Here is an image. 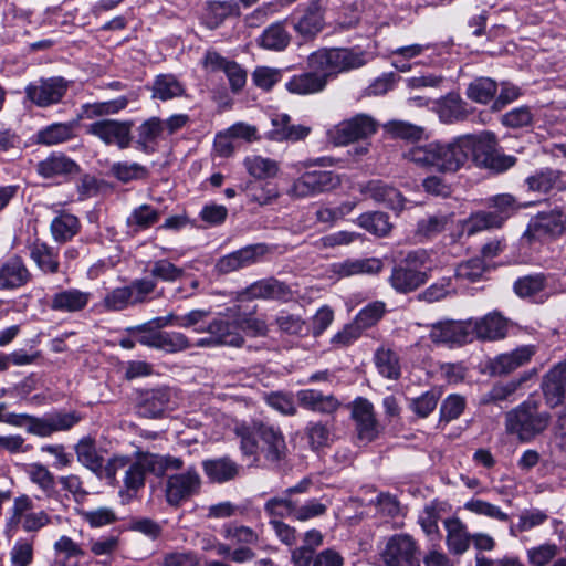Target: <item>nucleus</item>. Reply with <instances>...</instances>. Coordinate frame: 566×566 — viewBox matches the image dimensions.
I'll use <instances>...</instances> for the list:
<instances>
[{
  "instance_id": "nucleus-17",
  "label": "nucleus",
  "mask_w": 566,
  "mask_h": 566,
  "mask_svg": "<svg viewBox=\"0 0 566 566\" xmlns=\"http://www.w3.org/2000/svg\"><path fill=\"white\" fill-rule=\"evenodd\" d=\"M429 337L433 343L447 345H463L471 343V319L453 321L446 319L432 324Z\"/></svg>"
},
{
  "instance_id": "nucleus-59",
  "label": "nucleus",
  "mask_w": 566,
  "mask_h": 566,
  "mask_svg": "<svg viewBox=\"0 0 566 566\" xmlns=\"http://www.w3.org/2000/svg\"><path fill=\"white\" fill-rule=\"evenodd\" d=\"M449 221L450 217L443 213L428 216L418 221L417 233L426 238H431L442 232Z\"/></svg>"
},
{
  "instance_id": "nucleus-25",
  "label": "nucleus",
  "mask_w": 566,
  "mask_h": 566,
  "mask_svg": "<svg viewBox=\"0 0 566 566\" xmlns=\"http://www.w3.org/2000/svg\"><path fill=\"white\" fill-rule=\"evenodd\" d=\"M203 65L211 71H223L233 92L241 91L245 85V71L238 63L226 60L217 52L208 51L205 56Z\"/></svg>"
},
{
  "instance_id": "nucleus-55",
  "label": "nucleus",
  "mask_w": 566,
  "mask_h": 566,
  "mask_svg": "<svg viewBox=\"0 0 566 566\" xmlns=\"http://www.w3.org/2000/svg\"><path fill=\"white\" fill-rule=\"evenodd\" d=\"M27 474L48 496L55 492V478L45 465L31 463L27 468Z\"/></svg>"
},
{
  "instance_id": "nucleus-26",
  "label": "nucleus",
  "mask_w": 566,
  "mask_h": 566,
  "mask_svg": "<svg viewBox=\"0 0 566 566\" xmlns=\"http://www.w3.org/2000/svg\"><path fill=\"white\" fill-rule=\"evenodd\" d=\"M32 280V273L20 256L7 260L0 266V290H17Z\"/></svg>"
},
{
  "instance_id": "nucleus-5",
  "label": "nucleus",
  "mask_w": 566,
  "mask_h": 566,
  "mask_svg": "<svg viewBox=\"0 0 566 566\" xmlns=\"http://www.w3.org/2000/svg\"><path fill=\"white\" fill-rule=\"evenodd\" d=\"M549 420V413L541 412L536 401L527 400L506 412L505 428L521 441H530L546 430Z\"/></svg>"
},
{
  "instance_id": "nucleus-16",
  "label": "nucleus",
  "mask_w": 566,
  "mask_h": 566,
  "mask_svg": "<svg viewBox=\"0 0 566 566\" xmlns=\"http://www.w3.org/2000/svg\"><path fill=\"white\" fill-rule=\"evenodd\" d=\"M67 91L63 77L40 78L25 87L27 97L39 107L57 104Z\"/></svg>"
},
{
  "instance_id": "nucleus-3",
  "label": "nucleus",
  "mask_w": 566,
  "mask_h": 566,
  "mask_svg": "<svg viewBox=\"0 0 566 566\" xmlns=\"http://www.w3.org/2000/svg\"><path fill=\"white\" fill-rule=\"evenodd\" d=\"M240 449L245 457L256 460L259 451L271 463H279L286 455V443L282 432L264 423L240 426L235 430Z\"/></svg>"
},
{
  "instance_id": "nucleus-56",
  "label": "nucleus",
  "mask_w": 566,
  "mask_h": 566,
  "mask_svg": "<svg viewBox=\"0 0 566 566\" xmlns=\"http://www.w3.org/2000/svg\"><path fill=\"white\" fill-rule=\"evenodd\" d=\"M126 332L140 345L158 348L161 331L157 329L151 321L126 328Z\"/></svg>"
},
{
  "instance_id": "nucleus-34",
  "label": "nucleus",
  "mask_w": 566,
  "mask_h": 566,
  "mask_svg": "<svg viewBox=\"0 0 566 566\" xmlns=\"http://www.w3.org/2000/svg\"><path fill=\"white\" fill-rule=\"evenodd\" d=\"M38 172L44 178L74 175L80 171L78 165L64 154H52L38 164Z\"/></svg>"
},
{
  "instance_id": "nucleus-63",
  "label": "nucleus",
  "mask_w": 566,
  "mask_h": 566,
  "mask_svg": "<svg viewBox=\"0 0 566 566\" xmlns=\"http://www.w3.org/2000/svg\"><path fill=\"white\" fill-rule=\"evenodd\" d=\"M559 553L558 546L553 543H545L527 549V560L533 566H546Z\"/></svg>"
},
{
  "instance_id": "nucleus-54",
  "label": "nucleus",
  "mask_w": 566,
  "mask_h": 566,
  "mask_svg": "<svg viewBox=\"0 0 566 566\" xmlns=\"http://www.w3.org/2000/svg\"><path fill=\"white\" fill-rule=\"evenodd\" d=\"M376 367L382 376L389 379H398L400 376V365L398 356L390 349L380 348L375 355Z\"/></svg>"
},
{
  "instance_id": "nucleus-35",
  "label": "nucleus",
  "mask_w": 566,
  "mask_h": 566,
  "mask_svg": "<svg viewBox=\"0 0 566 566\" xmlns=\"http://www.w3.org/2000/svg\"><path fill=\"white\" fill-rule=\"evenodd\" d=\"M296 397L303 408L321 413H333L340 406L337 398L333 395H323L313 389L300 390Z\"/></svg>"
},
{
  "instance_id": "nucleus-57",
  "label": "nucleus",
  "mask_w": 566,
  "mask_h": 566,
  "mask_svg": "<svg viewBox=\"0 0 566 566\" xmlns=\"http://www.w3.org/2000/svg\"><path fill=\"white\" fill-rule=\"evenodd\" d=\"M526 378H522L518 381H509L506 384H496L494 385L486 394L481 397V403H500L502 401H510L511 398L516 392L520 385Z\"/></svg>"
},
{
  "instance_id": "nucleus-53",
  "label": "nucleus",
  "mask_w": 566,
  "mask_h": 566,
  "mask_svg": "<svg viewBox=\"0 0 566 566\" xmlns=\"http://www.w3.org/2000/svg\"><path fill=\"white\" fill-rule=\"evenodd\" d=\"M295 505L296 502L287 495L273 496L265 502L264 512L270 516V521H282L287 516L295 517Z\"/></svg>"
},
{
  "instance_id": "nucleus-52",
  "label": "nucleus",
  "mask_w": 566,
  "mask_h": 566,
  "mask_svg": "<svg viewBox=\"0 0 566 566\" xmlns=\"http://www.w3.org/2000/svg\"><path fill=\"white\" fill-rule=\"evenodd\" d=\"M195 346V343L181 332L161 331L158 348L167 354H176L188 350Z\"/></svg>"
},
{
  "instance_id": "nucleus-4",
  "label": "nucleus",
  "mask_w": 566,
  "mask_h": 566,
  "mask_svg": "<svg viewBox=\"0 0 566 566\" xmlns=\"http://www.w3.org/2000/svg\"><path fill=\"white\" fill-rule=\"evenodd\" d=\"M182 467L184 461L180 458L138 450L135 453V461L129 459V464L125 470L123 479L125 491L130 496L135 495L145 486L147 472L161 476L168 470H180Z\"/></svg>"
},
{
  "instance_id": "nucleus-39",
  "label": "nucleus",
  "mask_w": 566,
  "mask_h": 566,
  "mask_svg": "<svg viewBox=\"0 0 566 566\" xmlns=\"http://www.w3.org/2000/svg\"><path fill=\"white\" fill-rule=\"evenodd\" d=\"M77 461L97 475L103 472V455L91 437L82 438L74 447Z\"/></svg>"
},
{
  "instance_id": "nucleus-7",
  "label": "nucleus",
  "mask_w": 566,
  "mask_h": 566,
  "mask_svg": "<svg viewBox=\"0 0 566 566\" xmlns=\"http://www.w3.org/2000/svg\"><path fill=\"white\" fill-rule=\"evenodd\" d=\"M202 479L195 465L181 472L167 476L165 481V497L170 506L178 507L184 502L198 495L201 491Z\"/></svg>"
},
{
  "instance_id": "nucleus-31",
  "label": "nucleus",
  "mask_w": 566,
  "mask_h": 566,
  "mask_svg": "<svg viewBox=\"0 0 566 566\" xmlns=\"http://www.w3.org/2000/svg\"><path fill=\"white\" fill-rule=\"evenodd\" d=\"M286 21H276L266 27L259 36L258 44L264 50L284 51L292 40V35L286 29Z\"/></svg>"
},
{
  "instance_id": "nucleus-33",
  "label": "nucleus",
  "mask_w": 566,
  "mask_h": 566,
  "mask_svg": "<svg viewBox=\"0 0 566 566\" xmlns=\"http://www.w3.org/2000/svg\"><path fill=\"white\" fill-rule=\"evenodd\" d=\"M447 530L446 543L449 551L455 555H462L468 551L471 543V536L465 524L458 517L444 520Z\"/></svg>"
},
{
  "instance_id": "nucleus-10",
  "label": "nucleus",
  "mask_w": 566,
  "mask_h": 566,
  "mask_svg": "<svg viewBox=\"0 0 566 566\" xmlns=\"http://www.w3.org/2000/svg\"><path fill=\"white\" fill-rule=\"evenodd\" d=\"M340 185V178L331 170H308L294 180L289 193L297 198L313 197L332 191Z\"/></svg>"
},
{
  "instance_id": "nucleus-21",
  "label": "nucleus",
  "mask_w": 566,
  "mask_h": 566,
  "mask_svg": "<svg viewBox=\"0 0 566 566\" xmlns=\"http://www.w3.org/2000/svg\"><path fill=\"white\" fill-rule=\"evenodd\" d=\"M172 391L167 387L154 388L142 394L138 413L145 418H159L174 408Z\"/></svg>"
},
{
  "instance_id": "nucleus-20",
  "label": "nucleus",
  "mask_w": 566,
  "mask_h": 566,
  "mask_svg": "<svg viewBox=\"0 0 566 566\" xmlns=\"http://www.w3.org/2000/svg\"><path fill=\"white\" fill-rule=\"evenodd\" d=\"M81 417L76 412L53 413L43 418L29 417L27 431L40 437H49L56 431L70 430Z\"/></svg>"
},
{
  "instance_id": "nucleus-23",
  "label": "nucleus",
  "mask_w": 566,
  "mask_h": 566,
  "mask_svg": "<svg viewBox=\"0 0 566 566\" xmlns=\"http://www.w3.org/2000/svg\"><path fill=\"white\" fill-rule=\"evenodd\" d=\"M471 319L472 339L499 340L507 334V321L497 312L489 313L482 318Z\"/></svg>"
},
{
  "instance_id": "nucleus-62",
  "label": "nucleus",
  "mask_w": 566,
  "mask_h": 566,
  "mask_svg": "<svg viewBox=\"0 0 566 566\" xmlns=\"http://www.w3.org/2000/svg\"><path fill=\"white\" fill-rule=\"evenodd\" d=\"M545 281L543 274L526 275L514 283V291L521 297H531L543 291Z\"/></svg>"
},
{
  "instance_id": "nucleus-48",
  "label": "nucleus",
  "mask_w": 566,
  "mask_h": 566,
  "mask_svg": "<svg viewBox=\"0 0 566 566\" xmlns=\"http://www.w3.org/2000/svg\"><path fill=\"white\" fill-rule=\"evenodd\" d=\"M230 311L237 316L235 324L238 331L243 329L253 336H265L268 333V325L263 318L255 317L253 314L256 312V305L248 313H241L240 306L235 305Z\"/></svg>"
},
{
  "instance_id": "nucleus-2",
  "label": "nucleus",
  "mask_w": 566,
  "mask_h": 566,
  "mask_svg": "<svg viewBox=\"0 0 566 566\" xmlns=\"http://www.w3.org/2000/svg\"><path fill=\"white\" fill-rule=\"evenodd\" d=\"M463 145L460 136L451 142H431L410 148L405 158L420 168L441 174H454L464 166Z\"/></svg>"
},
{
  "instance_id": "nucleus-40",
  "label": "nucleus",
  "mask_w": 566,
  "mask_h": 566,
  "mask_svg": "<svg viewBox=\"0 0 566 566\" xmlns=\"http://www.w3.org/2000/svg\"><path fill=\"white\" fill-rule=\"evenodd\" d=\"M76 127V122L51 124L38 132L36 142L46 146L69 142L75 137Z\"/></svg>"
},
{
  "instance_id": "nucleus-47",
  "label": "nucleus",
  "mask_w": 566,
  "mask_h": 566,
  "mask_svg": "<svg viewBox=\"0 0 566 566\" xmlns=\"http://www.w3.org/2000/svg\"><path fill=\"white\" fill-rule=\"evenodd\" d=\"M127 105L128 99L125 96L107 102L87 103L82 106L81 116L86 119H93L96 117L115 115L122 109H125Z\"/></svg>"
},
{
  "instance_id": "nucleus-42",
  "label": "nucleus",
  "mask_w": 566,
  "mask_h": 566,
  "mask_svg": "<svg viewBox=\"0 0 566 566\" xmlns=\"http://www.w3.org/2000/svg\"><path fill=\"white\" fill-rule=\"evenodd\" d=\"M163 133L164 120L156 116L146 119L137 128V148L146 154L154 151L151 144H154Z\"/></svg>"
},
{
  "instance_id": "nucleus-11",
  "label": "nucleus",
  "mask_w": 566,
  "mask_h": 566,
  "mask_svg": "<svg viewBox=\"0 0 566 566\" xmlns=\"http://www.w3.org/2000/svg\"><path fill=\"white\" fill-rule=\"evenodd\" d=\"M132 120L98 119L86 127V133L98 138L105 145H116L119 149H126L130 146L133 136Z\"/></svg>"
},
{
  "instance_id": "nucleus-46",
  "label": "nucleus",
  "mask_w": 566,
  "mask_h": 566,
  "mask_svg": "<svg viewBox=\"0 0 566 566\" xmlns=\"http://www.w3.org/2000/svg\"><path fill=\"white\" fill-rule=\"evenodd\" d=\"M305 437L313 451L326 448L334 438L332 424L322 421H310L305 427Z\"/></svg>"
},
{
  "instance_id": "nucleus-8",
  "label": "nucleus",
  "mask_w": 566,
  "mask_h": 566,
  "mask_svg": "<svg viewBox=\"0 0 566 566\" xmlns=\"http://www.w3.org/2000/svg\"><path fill=\"white\" fill-rule=\"evenodd\" d=\"M380 558L385 566H421L419 545L411 535L405 533L387 539Z\"/></svg>"
},
{
  "instance_id": "nucleus-14",
  "label": "nucleus",
  "mask_w": 566,
  "mask_h": 566,
  "mask_svg": "<svg viewBox=\"0 0 566 566\" xmlns=\"http://www.w3.org/2000/svg\"><path fill=\"white\" fill-rule=\"evenodd\" d=\"M292 296L293 292L286 283L281 282L275 277H266L253 282L243 291H241L237 296V301L244 302L250 300H272L279 302H289Z\"/></svg>"
},
{
  "instance_id": "nucleus-61",
  "label": "nucleus",
  "mask_w": 566,
  "mask_h": 566,
  "mask_svg": "<svg viewBox=\"0 0 566 566\" xmlns=\"http://www.w3.org/2000/svg\"><path fill=\"white\" fill-rule=\"evenodd\" d=\"M548 516L545 512L533 509L526 510L521 513L518 523L510 527L512 535L516 536V532L522 533L532 530L533 527L539 526L547 521Z\"/></svg>"
},
{
  "instance_id": "nucleus-15",
  "label": "nucleus",
  "mask_w": 566,
  "mask_h": 566,
  "mask_svg": "<svg viewBox=\"0 0 566 566\" xmlns=\"http://www.w3.org/2000/svg\"><path fill=\"white\" fill-rule=\"evenodd\" d=\"M270 252L265 243L250 244L220 258L216 269L221 274L231 273L258 263Z\"/></svg>"
},
{
  "instance_id": "nucleus-19",
  "label": "nucleus",
  "mask_w": 566,
  "mask_h": 566,
  "mask_svg": "<svg viewBox=\"0 0 566 566\" xmlns=\"http://www.w3.org/2000/svg\"><path fill=\"white\" fill-rule=\"evenodd\" d=\"M460 142L464 151V165L470 158L479 167L488 165L489 158L496 150L495 135L490 132H483L479 135H463L460 136Z\"/></svg>"
},
{
  "instance_id": "nucleus-13",
  "label": "nucleus",
  "mask_w": 566,
  "mask_h": 566,
  "mask_svg": "<svg viewBox=\"0 0 566 566\" xmlns=\"http://www.w3.org/2000/svg\"><path fill=\"white\" fill-rule=\"evenodd\" d=\"M566 230V214L554 209L542 211L534 216L527 226L523 237L528 241L556 238Z\"/></svg>"
},
{
  "instance_id": "nucleus-64",
  "label": "nucleus",
  "mask_w": 566,
  "mask_h": 566,
  "mask_svg": "<svg viewBox=\"0 0 566 566\" xmlns=\"http://www.w3.org/2000/svg\"><path fill=\"white\" fill-rule=\"evenodd\" d=\"M160 217V212L154 209L149 205H142L134 209L132 214L128 217V224L136 226L140 229H147L153 224L157 223Z\"/></svg>"
},
{
  "instance_id": "nucleus-36",
  "label": "nucleus",
  "mask_w": 566,
  "mask_h": 566,
  "mask_svg": "<svg viewBox=\"0 0 566 566\" xmlns=\"http://www.w3.org/2000/svg\"><path fill=\"white\" fill-rule=\"evenodd\" d=\"M353 417L357 422L360 439L371 441L377 436V423L373 412V405L366 399L355 401Z\"/></svg>"
},
{
  "instance_id": "nucleus-32",
  "label": "nucleus",
  "mask_w": 566,
  "mask_h": 566,
  "mask_svg": "<svg viewBox=\"0 0 566 566\" xmlns=\"http://www.w3.org/2000/svg\"><path fill=\"white\" fill-rule=\"evenodd\" d=\"M30 258L44 274H56L60 271L59 251L48 243L35 240L29 245Z\"/></svg>"
},
{
  "instance_id": "nucleus-29",
  "label": "nucleus",
  "mask_w": 566,
  "mask_h": 566,
  "mask_svg": "<svg viewBox=\"0 0 566 566\" xmlns=\"http://www.w3.org/2000/svg\"><path fill=\"white\" fill-rule=\"evenodd\" d=\"M535 354L532 345L521 346L511 353L496 356L491 361V370L495 375H507L531 360Z\"/></svg>"
},
{
  "instance_id": "nucleus-44",
  "label": "nucleus",
  "mask_w": 566,
  "mask_h": 566,
  "mask_svg": "<svg viewBox=\"0 0 566 566\" xmlns=\"http://www.w3.org/2000/svg\"><path fill=\"white\" fill-rule=\"evenodd\" d=\"M80 227L77 217L63 212L52 220L50 229L56 242L65 243L77 234Z\"/></svg>"
},
{
  "instance_id": "nucleus-9",
  "label": "nucleus",
  "mask_w": 566,
  "mask_h": 566,
  "mask_svg": "<svg viewBox=\"0 0 566 566\" xmlns=\"http://www.w3.org/2000/svg\"><path fill=\"white\" fill-rule=\"evenodd\" d=\"M196 333H206L207 336L195 342L199 348H213L220 346L242 347L244 337L238 331V325L223 318H214L206 327H196Z\"/></svg>"
},
{
  "instance_id": "nucleus-60",
  "label": "nucleus",
  "mask_w": 566,
  "mask_h": 566,
  "mask_svg": "<svg viewBox=\"0 0 566 566\" xmlns=\"http://www.w3.org/2000/svg\"><path fill=\"white\" fill-rule=\"evenodd\" d=\"M386 305L384 302L375 301L361 308L355 317V323L366 329L374 326L385 314Z\"/></svg>"
},
{
  "instance_id": "nucleus-27",
  "label": "nucleus",
  "mask_w": 566,
  "mask_h": 566,
  "mask_svg": "<svg viewBox=\"0 0 566 566\" xmlns=\"http://www.w3.org/2000/svg\"><path fill=\"white\" fill-rule=\"evenodd\" d=\"M272 128L268 132V138L274 142H298L311 133V127L294 125L287 114H276L271 119Z\"/></svg>"
},
{
  "instance_id": "nucleus-24",
  "label": "nucleus",
  "mask_w": 566,
  "mask_h": 566,
  "mask_svg": "<svg viewBox=\"0 0 566 566\" xmlns=\"http://www.w3.org/2000/svg\"><path fill=\"white\" fill-rule=\"evenodd\" d=\"M359 191L392 210L401 211L405 208L406 199L402 193L382 180L363 184L359 186Z\"/></svg>"
},
{
  "instance_id": "nucleus-6",
  "label": "nucleus",
  "mask_w": 566,
  "mask_h": 566,
  "mask_svg": "<svg viewBox=\"0 0 566 566\" xmlns=\"http://www.w3.org/2000/svg\"><path fill=\"white\" fill-rule=\"evenodd\" d=\"M157 283L148 277L136 279L130 284L108 291L101 302L106 312H120L150 301L149 295L156 290Z\"/></svg>"
},
{
  "instance_id": "nucleus-30",
  "label": "nucleus",
  "mask_w": 566,
  "mask_h": 566,
  "mask_svg": "<svg viewBox=\"0 0 566 566\" xmlns=\"http://www.w3.org/2000/svg\"><path fill=\"white\" fill-rule=\"evenodd\" d=\"M391 286L400 293H409L428 281L426 271L410 269L403 264L396 265L390 275Z\"/></svg>"
},
{
  "instance_id": "nucleus-51",
  "label": "nucleus",
  "mask_w": 566,
  "mask_h": 566,
  "mask_svg": "<svg viewBox=\"0 0 566 566\" xmlns=\"http://www.w3.org/2000/svg\"><path fill=\"white\" fill-rule=\"evenodd\" d=\"M244 166L248 172L256 179L273 178L279 171V164L275 160L256 155L247 157Z\"/></svg>"
},
{
  "instance_id": "nucleus-58",
  "label": "nucleus",
  "mask_w": 566,
  "mask_h": 566,
  "mask_svg": "<svg viewBox=\"0 0 566 566\" xmlns=\"http://www.w3.org/2000/svg\"><path fill=\"white\" fill-rule=\"evenodd\" d=\"M33 559V543L27 539L17 541L9 552L10 566H30Z\"/></svg>"
},
{
  "instance_id": "nucleus-41",
  "label": "nucleus",
  "mask_w": 566,
  "mask_h": 566,
  "mask_svg": "<svg viewBox=\"0 0 566 566\" xmlns=\"http://www.w3.org/2000/svg\"><path fill=\"white\" fill-rule=\"evenodd\" d=\"M334 273L342 277L358 274H376L381 271L382 262L377 258L346 260L333 265Z\"/></svg>"
},
{
  "instance_id": "nucleus-45",
  "label": "nucleus",
  "mask_w": 566,
  "mask_h": 566,
  "mask_svg": "<svg viewBox=\"0 0 566 566\" xmlns=\"http://www.w3.org/2000/svg\"><path fill=\"white\" fill-rule=\"evenodd\" d=\"M562 176L560 170L544 168L530 176L526 184L531 191L547 193L555 188H559Z\"/></svg>"
},
{
  "instance_id": "nucleus-18",
  "label": "nucleus",
  "mask_w": 566,
  "mask_h": 566,
  "mask_svg": "<svg viewBox=\"0 0 566 566\" xmlns=\"http://www.w3.org/2000/svg\"><path fill=\"white\" fill-rule=\"evenodd\" d=\"M292 27L305 42L313 41L325 27V11L316 1L307 4L297 17L292 18Z\"/></svg>"
},
{
  "instance_id": "nucleus-50",
  "label": "nucleus",
  "mask_w": 566,
  "mask_h": 566,
  "mask_svg": "<svg viewBox=\"0 0 566 566\" xmlns=\"http://www.w3.org/2000/svg\"><path fill=\"white\" fill-rule=\"evenodd\" d=\"M497 83L490 77H479L471 82L467 96L480 104L489 103L496 94Z\"/></svg>"
},
{
  "instance_id": "nucleus-38",
  "label": "nucleus",
  "mask_w": 566,
  "mask_h": 566,
  "mask_svg": "<svg viewBox=\"0 0 566 566\" xmlns=\"http://www.w3.org/2000/svg\"><path fill=\"white\" fill-rule=\"evenodd\" d=\"M465 106V102L458 94L450 93L437 103V113L446 124L462 122L469 116Z\"/></svg>"
},
{
  "instance_id": "nucleus-43",
  "label": "nucleus",
  "mask_w": 566,
  "mask_h": 566,
  "mask_svg": "<svg viewBox=\"0 0 566 566\" xmlns=\"http://www.w3.org/2000/svg\"><path fill=\"white\" fill-rule=\"evenodd\" d=\"M153 97L168 101L185 95V86L172 74L157 75L153 83Z\"/></svg>"
},
{
  "instance_id": "nucleus-1",
  "label": "nucleus",
  "mask_w": 566,
  "mask_h": 566,
  "mask_svg": "<svg viewBox=\"0 0 566 566\" xmlns=\"http://www.w3.org/2000/svg\"><path fill=\"white\" fill-rule=\"evenodd\" d=\"M306 64L308 70L293 75L285 88L295 95L322 93L332 77L359 69L366 64L365 53L347 48H322L312 52Z\"/></svg>"
},
{
  "instance_id": "nucleus-49",
  "label": "nucleus",
  "mask_w": 566,
  "mask_h": 566,
  "mask_svg": "<svg viewBox=\"0 0 566 566\" xmlns=\"http://www.w3.org/2000/svg\"><path fill=\"white\" fill-rule=\"evenodd\" d=\"M357 223L359 227L377 237L387 235L392 228L388 214L380 211L360 214L357 219Z\"/></svg>"
},
{
  "instance_id": "nucleus-28",
  "label": "nucleus",
  "mask_w": 566,
  "mask_h": 566,
  "mask_svg": "<svg viewBox=\"0 0 566 566\" xmlns=\"http://www.w3.org/2000/svg\"><path fill=\"white\" fill-rule=\"evenodd\" d=\"M92 294L78 289H66L56 292L50 303V308L61 313H77L90 303Z\"/></svg>"
},
{
  "instance_id": "nucleus-22",
  "label": "nucleus",
  "mask_w": 566,
  "mask_h": 566,
  "mask_svg": "<svg viewBox=\"0 0 566 566\" xmlns=\"http://www.w3.org/2000/svg\"><path fill=\"white\" fill-rule=\"evenodd\" d=\"M542 390L551 408L563 403L566 396V363H558L544 375Z\"/></svg>"
},
{
  "instance_id": "nucleus-37",
  "label": "nucleus",
  "mask_w": 566,
  "mask_h": 566,
  "mask_svg": "<svg viewBox=\"0 0 566 566\" xmlns=\"http://www.w3.org/2000/svg\"><path fill=\"white\" fill-rule=\"evenodd\" d=\"M202 469L210 481L224 483L238 476L240 467L230 458L222 457L205 460Z\"/></svg>"
},
{
  "instance_id": "nucleus-12",
  "label": "nucleus",
  "mask_w": 566,
  "mask_h": 566,
  "mask_svg": "<svg viewBox=\"0 0 566 566\" xmlns=\"http://www.w3.org/2000/svg\"><path fill=\"white\" fill-rule=\"evenodd\" d=\"M377 127V122L370 115L357 114L337 124L331 132V136L336 145H347L368 138L376 133Z\"/></svg>"
}]
</instances>
